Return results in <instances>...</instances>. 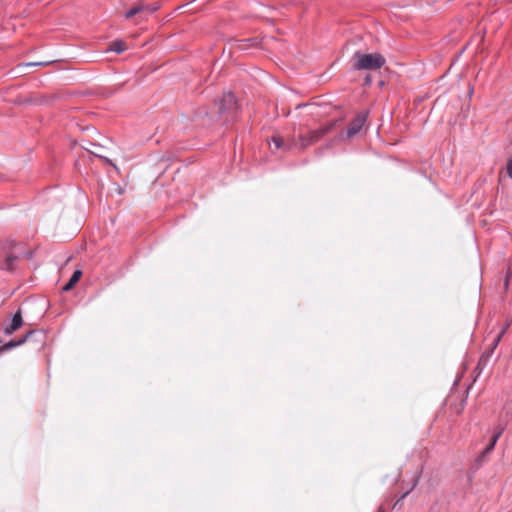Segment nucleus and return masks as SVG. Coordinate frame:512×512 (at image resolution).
Segmentation results:
<instances>
[{"mask_svg": "<svg viewBox=\"0 0 512 512\" xmlns=\"http://www.w3.org/2000/svg\"><path fill=\"white\" fill-rule=\"evenodd\" d=\"M332 127L333 123L321 127L317 130L307 132L299 131L297 139L296 136L294 135L287 142H285L283 138L280 137L279 135H274L272 137V142L274 143L276 149H305L308 146L319 141L324 135H326L332 129Z\"/></svg>", "mask_w": 512, "mask_h": 512, "instance_id": "nucleus-1", "label": "nucleus"}, {"mask_svg": "<svg viewBox=\"0 0 512 512\" xmlns=\"http://www.w3.org/2000/svg\"><path fill=\"white\" fill-rule=\"evenodd\" d=\"M385 64L384 57L379 53H363L357 51L351 58V66L354 70H377Z\"/></svg>", "mask_w": 512, "mask_h": 512, "instance_id": "nucleus-2", "label": "nucleus"}, {"mask_svg": "<svg viewBox=\"0 0 512 512\" xmlns=\"http://www.w3.org/2000/svg\"><path fill=\"white\" fill-rule=\"evenodd\" d=\"M366 117H367V115L365 113H361V114H358L352 120V122L350 123V125L347 129V132H346L347 138H352L362 129V127L364 126V124L366 122Z\"/></svg>", "mask_w": 512, "mask_h": 512, "instance_id": "nucleus-3", "label": "nucleus"}, {"mask_svg": "<svg viewBox=\"0 0 512 512\" xmlns=\"http://www.w3.org/2000/svg\"><path fill=\"white\" fill-rule=\"evenodd\" d=\"M504 429H505V426L501 423H499L497 426L494 427L491 441L488 444V446L483 450L479 459L485 458L494 449L498 439L501 437L502 433L504 432Z\"/></svg>", "mask_w": 512, "mask_h": 512, "instance_id": "nucleus-4", "label": "nucleus"}, {"mask_svg": "<svg viewBox=\"0 0 512 512\" xmlns=\"http://www.w3.org/2000/svg\"><path fill=\"white\" fill-rule=\"evenodd\" d=\"M236 106V99L232 93H226L223 95V98L220 102V111L224 112L226 110H232Z\"/></svg>", "mask_w": 512, "mask_h": 512, "instance_id": "nucleus-5", "label": "nucleus"}, {"mask_svg": "<svg viewBox=\"0 0 512 512\" xmlns=\"http://www.w3.org/2000/svg\"><path fill=\"white\" fill-rule=\"evenodd\" d=\"M22 323H23V320H22L21 312L17 311L14 314L12 322L10 323V325L4 328V333L7 334V335L12 334L13 332L18 330L22 326Z\"/></svg>", "mask_w": 512, "mask_h": 512, "instance_id": "nucleus-6", "label": "nucleus"}, {"mask_svg": "<svg viewBox=\"0 0 512 512\" xmlns=\"http://www.w3.org/2000/svg\"><path fill=\"white\" fill-rule=\"evenodd\" d=\"M81 276H82V272L80 270H76L72 274L69 282L63 286V291L67 292V291L71 290L74 287V285L80 280Z\"/></svg>", "mask_w": 512, "mask_h": 512, "instance_id": "nucleus-7", "label": "nucleus"}, {"mask_svg": "<svg viewBox=\"0 0 512 512\" xmlns=\"http://www.w3.org/2000/svg\"><path fill=\"white\" fill-rule=\"evenodd\" d=\"M32 334V331H29L23 338H21L20 340L18 341H10L8 342L7 344H5L3 347L0 348V352L1 351H5V350H9V349H12L14 347H17V346H20L22 345L23 343L26 342V340L28 339V337Z\"/></svg>", "mask_w": 512, "mask_h": 512, "instance_id": "nucleus-8", "label": "nucleus"}, {"mask_svg": "<svg viewBox=\"0 0 512 512\" xmlns=\"http://www.w3.org/2000/svg\"><path fill=\"white\" fill-rule=\"evenodd\" d=\"M127 49L126 43L122 40H116L110 44L109 50L115 53H122Z\"/></svg>", "mask_w": 512, "mask_h": 512, "instance_id": "nucleus-9", "label": "nucleus"}, {"mask_svg": "<svg viewBox=\"0 0 512 512\" xmlns=\"http://www.w3.org/2000/svg\"><path fill=\"white\" fill-rule=\"evenodd\" d=\"M144 7H145V13H153L155 11H157L159 8H160V3L159 2H155L153 4H147L144 2Z\"/></svg>", "mask_w": 512, "mask_h": 512, "instance_id": "nucleus-10", "label": "nucleus"}, {"mask_svg": "<svg viewBox=\"0 0 512 512\" xmlns=\"http://www.w3.org/2000/svg\"><path fill=\"white\" fill-rule=\"evenodd\" d=\"M17 260V257L16 256H13V255H9L7 256L6 260H5V269L7 270H12L13 267H14V263L16 262Z\"/></svg>", "mask_w": 512, "mask_h": 512, "instance_id": "nucleus-11", "label": "nucleus"}, {"mask_svg": "<svg viewBox=\"0 0 512 512\" xmlns=\"http://www.w3.org/2000/svg\"><path fill=\"white\" fill-rule=\"evenodd\" d=\"M136 15H138V14H137V10L133 7V8H131L130 10H128V11L125 13L124 17H125V19H126V20H130V19H132L133 17H135Z\"/></svg>", "mask_w": 512, "mask_h": 512, "instance_id": "nucleus-12", "label": "nucleus"}, {"mask_svg": "<svg viewBox=\"0 0 512 512\" xmlns=\"http://www.w3.org/2000/svg\"><path fill=\"white\" fill-rule=\"evenodd\" d=\"M506 174L512 179V156L507 161Z\"/></svg>", "mask_w": 512, "mask_h": 512, "instance_id": "nucleus-13", "label": "nucleus"}, {"mask_svg": "<svg viewBox=\"0 0 512 512\" xmlns=\"http://www.w3.org/2000/svg\"><path fill=\"white\" fill-rule=\"evenodd\" d=\"M134 8L137 10L138 15L145 13L144 0L135 5Z\"/></svg>", "mask_w": 512, "mask_h": 512, "instance_id": "nucleus-14", "label": "nucleus"}, {"mask_svg": "<svg viewBox=\"0 0 512 512\" xmlns=\"http://www.w3.org/2000/svg\"><path fill=\"white\" fill-rule=\"evenodd\" d=\"M508 325H509V324H507V325H506V326L501 330V332L498 334L497 338L495 339V345H497V344L499 343V341H500L501 337L505 334V332H506V330H507V328H508Z\"/></svg>", "mask_w": 512, "mask_h": 512, "instance_id": "nucleus-15", "label": "nucleus"}, {"mask_svg": "<svg viewBox=\"0 0 512 512\" xmlns=\"http://www.w3.org/2000/svg\"><path fill=\"white\" fill-rule=\"evenodd\" d=\"M47 63H43V62H39V63H33V62H30V63H27L26 65L27 66H38V65H46Z\"/></svg>", "mask_w": 512, "mask_h": 512, "instance_id": "nucleus-16", "label": "nucleus"}, {"mask_svg": "<svg viewBox=\"0 0 512 512\" xmlns=\"http://www.w3.org/2000/svg\"><path fill=\"white\" fill-rule=\"evenodd\" d=\"M104 161H105V162H107V163H109L110 165H112V162H111L109 159L104 158Z\"/></svg>", "mask_w": 512, "mask_h": 512, "instance_id": "nucleus-17", "label": "nucleus"}]
</instances>
